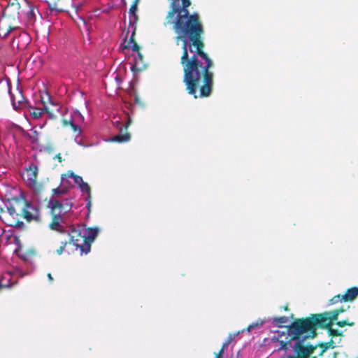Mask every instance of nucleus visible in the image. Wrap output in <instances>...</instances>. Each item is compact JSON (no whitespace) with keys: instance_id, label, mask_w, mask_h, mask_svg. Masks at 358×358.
Masks as SVG:
<instances>
[{"instance_id":"f704fd0d","label":"nucleus","mask_w":358,"mask_h":358,"mask_svg":"<svg viewBox=\"0 0 358 358\" xmlns=\"http://www.w3.org/2000/svg\"><path fill=\"white\" fill-rule=\"evenodd\" d=\"M139 0H134V2L138 3Z\"/></svg>"},{"instance_id":"4468645a","label":"nucleus","mask_w":358,"mask_h":358,"mask_svg":"<svg viewBox=\"0 0 358 358\" xmlns=\"http://www.w3.org/2000/svg\"><path fill=\"white\" fill-rule=\"evenodd\" d=\"M344 295V302L352 301L358 296V287H354L348 289Z\"/></svg>"},{"instance_id":"39448f33","label":"nucleus","mask_w":358,"mask_h":358,"mask_svg":"<svg viewBox=\"0 0 358 358\" xmlns=\"http://www.w3.org/2000/svg\"><path fill=\"white\" fill-rule=\"evenodd\" d=\"M68 113H66V117H64V122L65 124H70L71 127L73 128L75 135V141L78 145H84L83 143V136L81 134V128L82 125L84 123V117L82 114L78 110H73L70 112L69 115L68 116Z\"/></svg>"},{"instance_id":"c9c22d12","label":"nucleus","mask_w":358,"mask_h":358,"mask_svg":"<svg viewBox=\"0 0 358 358\" xmlns=\"http://www.w3.org/2000/svg\"><path fill=\"white\" fill-rule=\"evenodd\" d=\"M113 100H114L115 99V95L114 94L113 95Z\"/></svg>"},{"instance_id":"6e6552de","label":"nucleus","mask_w":358,"mask_h":358,"mask_svg":"<svg viewBox=\"0 0 358 358\" xmlns=\"http://www.w3.org/2000/svg\"><path fill=\"white\" fill-rule=\"evenodd\" d=\"M38 175V167L35 164H31L24 169L23 178L30 187H35Z\"/></svg>"},{"instance_id":"72a5a7b5","label":"nucleus","mask_w":358,"mask_h":358,"mask_svg":"<svg viewBox=\"0 0 358 358\" xmlns=\"http://www.w3.org/2000/svg\"><path fill=\"white\" fill-rule=\"evenodd\" d=\"M44 125H45V123H43V124L40 125V126H39V127H40L41 129H42V128L44 127Z\"/></svg>"},{"instance_id":"393cba45","label":"nucleus","mask_w":358,"mask_h":358,"mask_svg":"<svg viewBox=\"0 0 358 358\" xmlns=\"http://www.w3.org/2000/svg\"><path fill=\"white\" fill-rule=\"evenodd\" d=\"M328 331H329V335H331V336H339L341 334V333L338 330L334 329L331 327L328 329Z\"/></svg>"},{"instance_id":"2eb2a0df","label":"nucleus","mask_w":358,"mask_h":358,"mask_svg":"<svg viewBox=\"0 0 358 358\" xmlns=\"http://www.w3.org/2000/svg\"><path fill=\"white\" fill-rule=\"evenodd\" d=\"M115 82L117 85V90H115V95L117 96L118 99H120L122 101L126 102L124 95L120 92V90H121L123 93H124V94L127 93L125 90H122V88L120 87V84L122 83V79L118 75H117L115 77Z\"/></svg>"},{"instance_id":"1a4fd4ad","label":"nucleus","mask_w":358,"mask_h":358,"mask_svg":"<svg viewBox=\"0 0 358 358\" xmlns=\"http://www.w3.org/2000/svg\"><path fill=\"white\" fill-rule=\"evenodd\" d=\"M23 213L24 218L29 222L40 220L39 208L35 204L27 202L23 209Z\"/></svg>"},{"instance_id":"423d86ee","label":"nucleus","mask_w":358,"mask_h":358,"mask_svg":"<svg viewBox=\"0 0 358 358\" xmlns=\"http://www.w3.org/2000/svg\"><path fill=\"white\" fill-rule=\"evenodd\" d=\"M26 273L19 268H12L3 273L0 277V287H9L15 284L19 277H23Z\"/></svg>"},{"instance_id":"e433bc0d","label":"nucleus","mask_w":358,"mask_h":358,"mask_svg":"<svg viewBox=\"0 0 358 358\" xmlns=\"http://www.w3.org/2000/svg\"><path fill=\"white\" fill-rule=\"evenodd\" d=\"M357 358H358V357H357Z\"/></svg>"},{"instance_id":"412c9836","label":"nucleus","mask_w":358,"mask_h":358,"mask_svg":"<svg viewBox=\"0 0 358 358\" xmlns=\"http://www.w3.org/2000/svg\"><path fill=\"white\" fill-rule=\"evenodd\" d=\"M241 331H238L235 334H229L227 339L225 341V342L223 343L222 346L223 348H227L229 345L231 343V342L237 336H238Z\"/></svg>"},{"instance_id":"5701e85b","label":"nucleus","mask_w":358,"mask_h":358,"mask_svg":"<svg viewBox=\"0 0 358 358\" xmlns=\"http://www.w3.org/2000/svg\"><path fill=\"white\" fill-rule=\"evenodd\" d=\"M28 136L32 142H35L38 140V134L34 129L31 130V134H28Z\"/></svg>"},{"instance_id":"f8f14e48","label":"nucleus","mask_w":358,"mask_h":358,"mask_svg":"<svg viewBox=\"0 0 358 358\" xmlns=\"http://www.w3.org/2000/svg\"><path fill=\"white\" fill-rule=\"evenodd\" d=\"M181 8H182V7L180 6L178 1H175V0H173L171 3V9L169 10L166 17V24H173L176 20V15L180 13Z\"/></svg>"},{"instance_id":"a878e982","label":"nucleus","mask_w":358,"mask_h":358,"mask_svg":"<svg viewBox=\"0 0 358 358\" xmlns=\"http://www.w3.org/2000/svg\"><path fill=\"white\" fill-rule=\"evenodd\" d=\"M130 96H133L134 103L143 106V103L141 102L139 97L136 93H134L133 95L130 94Z\"/></svg>"},{"instance_id":"7c9ffc66","label":"nucleus","mask_w":358,"mask_h":358,"mask_svg":"<svg viewBox=\"0 0 358 358\" xmlns=\"http://www.w3.org/2000/svg\"><path fill=\"white\" fill-rule=\"evenodd\" d=\"M224 349L225 348H223V346L222 347V349L220 350V351L219 352L218 354H220L223 356V354H224Z\"/></svg>"},{"instance_id":"f3484780","label":"nucleus","mask_w":358,"mask_h":358,"mask_svg":"<svg viewBox=\"0 0 358 358\" xmlns=\"http://www.w3.org/2000/svg\"><path fill=\"white\" fill-rule=\"evenodd\" d=\"M28 113L33 118L38 119L43 113V110L40 108L30 107L28 109Z\"/></svg>"},{"instance_id":"f03ea898","label":"nucleus","mask_w":358,"mask_h":358,"mask_svg":"<svg viewBox=\"0 0 358 358\" xmlns=\"http://www.w3.org/2000/svg\"><path fill=\"white\" fill-rule=\"evenodd\" d=\"M72 179L74 183L78 186L85 197L86 201V208L88 213L91 208V190L89 185L84 182L82 177L76 175L73 171H69L66 173L61 176V184L57 188L53 189V194L50 199V205L53 211L58 213L59 210L69 212L73 206L72 198L66 196L68 189L73 187L70 181Z\"/></svg>"},{"instance_id":"bb28decb","label":"nucleus","mask_w":358,"mask_h":358,"mask_svg":"<svg viewBox=\"0 0 358 358\" xmlns=\"http://www.w3.org/2000/svg\"><path fill=\"white\" fill-rule=\"evenodd\" d=\"M179 0H175V1H178ZM182 3V8H187L190 5L189 0H181Z\"/></svg>"},{"instance_id":"473e14b6","label":"nucleus","mask_w":358,"mask_h":358,"mask_svg":"<svg viewBox=\"0 0 358 358\" xmlns=\"http://www.w3.org/2000/svg\"><path fill=\"white\" fill-rule=\"evenodd\" d=\"M222 357H223V356H222V355H220V354H218V353H217V354L216 355V357H215V358H222Z\"/></svg>"},{"instance_id":"4be33fe9","label":"nucleus","mask_w":358,"mask_h":358,"mask_svg":"<svg viewBox=\"0 0 358 358\" xmlns=\"http://www.w3.org/2000/svg\"><path fill=\"white\" fill-rule=\"evenodd\" d=\"M338 302H344V295L343 294H337L334 296L329 300V304L333 305L337 303Z\"/></svg>"},{"instance_id":"f257e3e1","label":"nucleus","mask_w":358,"mask_h":358,"mask_svg":"<svg viewBox=\"0 0 358 358\" xmlns=\"http://www.w3.org/2000/svg\"><path fill=\"white\" fill-rule=\"evenodd\" d=\"M173 29L177 34L176 42L182 43L181 64L184 71V83L188 93L197 98L208 97L211 94L213 85V73L210 69L213 62L203 49V24L198 13L190 14L187 8H181L174 20Z\"/></svg>"},{"instance_id":"20e7f679","label":"nucleus","mask_w":358,"mask_h":358,"mask_svg":"<svg viewBox=\"0 0 358 358\" xmlns=\"http://www.w3.org/2000/svg\"><path fill=\"white\" fill-rule=\"evenodd\" d=\"M66 234L70 237L73 245L80 248L81 254L86 255L90 251V244L85 243L83 225H78L76 227L73 225L68 226Z\"/></svg>"},{"instance_id":"2f4dec72","label":"nucleus","mask_w":358,"mask_h":358,"mask_svg":"<svg viewBox=\"0 0 358 358\" xmlns=\"http://www.w3.org/2000/svg\"><path fill=\"white\" fill-rule=\"evenodd\" d=\"M48 278L50 279V281H52V275H51V274H50V273H48Z\"/></svg>"},{"instance_id":"b1692460","label":"nucleus","mask_w":358,"mask_h":358,"mask_svg":"<svg viewBox=\"0 0 358 358\" xmlns=\"http://www.w3.org/2000/svg\"><path fill=\"white\" fill-rule=\"evenodd\" d=\"M336 324L341 327H343L345 325H349V326H353L354 323L353 322H348V321L346 320H343V321H339L336 323Z\"/></svg>"},{"instance_id":"a211bd4d","label":"nucleus","mask_w":358,"mask_h":358,"mask_svg":"<svg viewBox=\"0 0 358 358\" xmlns=\"http://www.w3.org/2000/svg\"><path fill=\"white\" fill-rule=\"evenodd\" d=\"M288 322L287 317L282 316L280 317H274L272 319V324L274 325L282 327L283 324H286Z\"/></svg>"},{"instance_id":"c756f323","label":"nucleus","mask_w":358,"mask_h":358,"mask_svg":"<svg viewBox=\"0 0 358 358\" xmlns=\"http://www.w3.org/2000/svg\"><path fill=\"white\" fill-rule=\"evenodd\" d=\"M281 344H282V348L283 349H287V342H284V341H281Z\"/></svg>"},{"instance_id":"9d476101","label":"nucleus","mask_w":358,"mask_h":358,"mask_svg":"<svg viewBox=\"0 0 358 358\" xmlns=\"http://www.w3.org/2000/svg\"><path fill=\"white\" fill-rule=\"evenodd\" d=\"M83 236L85 238V243H89L91 247V243L94 241L95 238L98 235L99 230L97 227L86 228L85 226L83 225Z\"/></svg>"},{"instance_id":"0eeeda50","label":"nucleus","mask_w":358,"mask_h":358,"mask_svg":"<svg viewBox=\"0 0 358 358\" xmlns=\"http://www.w3.org/2000/svg\"><path fill=\"white\" fill-rule=\"evenodd\" d=\"M48 208L50 209L52 214L53 215V220L50 225L51 229L59 231L61 233H66L68 230V227H65V224L63 221L62 216L66 213L67 212H64L63 210H59L58 213L53 211L52 208L50 205V202L48 203Z\"/></svg>"},{"instance_id":"6ab92c4d","label":"nucleus","mask_w":358,"mask_h":358,"mask_svg":"<svg viewBox=\"0 0 358 358\" xmlns=\"http://www.w3.org/2000/svg\"><path fill=\"white\" fill-rule=\"evenodd\" d=\"M109 1L110 0H106V3H104L103 0H102L101 7L99 9V10L101 11V13L108 14L110 12L112 7L110 6Z\"/></svg>"},{"instance_id":"cd10ccee","label":"nucleus","mask_w":358,"mask_h":358,"mask_svg":"<svg viewBox=\"0 0 358 358\" xmlns=\"http://www.w3.org/2000/svg\"><path fill=\"white\" fill-rule=\"evenodd\" d=\"M65 245H66V243H62V245L59 247V249L57 250V253L60 255L62 254L63 251L64 250V248H65Z\"/></svg>"},{"instance_id":"7ed1b4c3","label":"nucleus","mask_w":358,"mask_h":358,"mask_svg":"<svg viewBox=\"0 0 358 358\" xmlns=\"http://www.w3.org/2000/svg\"><path fill=\"white\" fill-rule=\"evenodd\" d=\"M131 123V118L128 113L124 111L117 115L113 113V128L117 132L116 134L113 133V142L121 143L130 141L131 135L127 131V129Z\"/></svg>"},{"instance_id":"dca6fc26","label":"nucleus","mask_w":358,"mask_h":358,"mask_svg":"<svg viewBox=\"0 0 358 358\" xmlns=\"http://www.w3.org/2000/svg\"><path fill=\"white\" fill-rule=\"evenodd\" d=\"M135 30H136V27H134L133 29V32H132V34H131L130 39L128 42L127 48H131V50L134 52H135L136 53H138V52H139L140 48H139L138 45L134 41V36L135 34Z\"/></svg>"},{"instance_id":"aec40b11","label":"nucleus","mask_w":358,"mask_h":358,"mask_svg":"<svg viewBox=\"0 0 358 358\" xmlns=\"http://www.w3.org/2000/svg\"><path fill=\"white\" fill-rule=\"evenodd\" d=\"M263 324H264V321L258 320L256 322L250 324L246 329H243L241 331V333H243L245 331L250 332L252 330L262 327Z\"/></svg>"},{"instance_id":"9b49d317","label":"nucleus","mask_w":358,"mask_h":358,"mask_svg":"<svg viewBox=\"0 0 358 358\" xmlns=\"http://www.w3.org/2000/svg\"><path fill=\"white\" fill-rule=\"evenodd\" d=\"M147 68L146 64L143 62V55L141 52L136 53L134 56V64L131 66V70L134 73L141 72Z\"/></svg>"},{"instance_id":"c85d7f7f","label":"nucleus","mask_w":358,"mask_h":358,"mask_svg":"<svg viewBox=\"0 0 358 358\" xmlns=\"http://www.w3.org/2000/svg\"><path fill=\"white\" fill-rule=\"evenodd\" d=\"M336 353L334 355L333 358H336ZM341 358H348V357L345 354L341 355Z\"/></svg>"},{"instance_id":"ddd939ff","label":"nucleus","mask_w":358,"mask_h":358,"mask_svg":"<svg viewBox=\"0 0 358 358\" xmlns=\"http://www.w3.org/2000/svg\"><path fill=\"white\" fill-rule=\"evenodd\" d=\"M138 3H136V2H134V3L131 6L130 8H129V25L131 26L133 28L135 27V24H136L137 22V20H138V15L136 14V12H137V10H138V7H137V5H138Z\"/></svg>"}]
</instances>
